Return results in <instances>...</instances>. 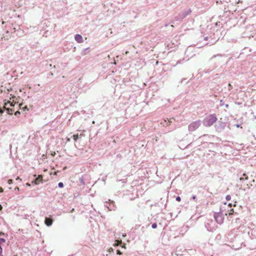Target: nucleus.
<instances>
[{"label": "nucleus", "instance_id": "b1692460", "mask_svg": "<svg viewBox=\"0 0 256 256\" xmlns=\"http://www.w3.org/2000/svg\"><path fill=\"white\" fill-rule=\"evenodd\" d=\"M192 200H196V196L195 195H194L192 197Z\"/></svg>", "mask_w": 256, "mask_h": 256}, {"label": "nucleus", "instance_id": "4468645a", "mask_svg": "<svg viewBox=\"0 0 256 256\" xmlns=\"http://www.w3.org/2000/svg\"><path fill=\"white\" fill-rule=\"evenodd\" d=\"M226 199L227 201H229L231 199V196L230 195H227L226 197Z\"/></svg>", "mask_w": 256, "mask_h": 256}, {"label": "nucleus", "instance_id": "aec40b11", "mask_svg": "<svg viewBox=\"0 0 256 256\" xmlns=\"http://www.w3.org/2000/svg\"><path fill=\"white\" fill-rule=\"evenodd\" d=\"M232 88V86L230 84H228V90H231Z\"/></svg>", "mask_w": 256, "mask_h": 256}, {"label": "nucleus", "instance_id": "c85d7f7f", "mask_svg": "<svg viewBox=\"0 0 256 256\" xmlns=\"http://www.w3.org/2000/svg\"><path fill=\"white\" fill-rule=\"evenodd\" d=\"M204 40H208V37L206 36V37L204 38Z\"/></svg>", "mask_w": 256, "mask_h": 256}, {"label": "nucleus", "instance_id": "412c9836", "mask_svg": "<svg viewBox=\"0 0 256 256\" xmlns=\"http://www.w3.org/2000/svg\"><path fill=\"white\" fill-rule=\"evenodd\" d=\"M243 176H245V180L248 179V176H246V174H243Z\"/></svg>", "mask_w": 256, "mask_h": 256}, {"label": "nucleus", "instance_id": "393cba45", "mask_svg": "<svg viewBox=\"0 0 256 256\" xmlns=\"http://www.w3.org/2000/svg\"><path fill=\"white\" fill-rule=\"evenodd\" d=\"M245 180V178H240V180Z\"/></svg>", "mask_w": 256, "mask_h": 256}, {"label": "nucleus", "instance_id": "39448f33", "mask_svg": "<svg viewBox=\"0 0 256 256\" xmlns=\"http://www.w3.org/2000/svg\"><path fill=\"white\" fill-rule=\"evenodd\" d=\"M226 123L225 122L218 121V124L216 125L215 127L216 131L221 132L226 127Z\"/></svg>", "mask_w": 256, "mask_h": 256}, {"label": "nucleus", "instance_id": "f3484780", "mask_svg": "<svg viewBox=\"0 0 256 256\" xmlns=\"http://www.w3.org/2000/svg\"><path fill=\"white\" fill-rule=\"evenodd\" d=\"M6 242V240L4 238H0V243L4 242Z\"/></svg>", "mask_w": 256, "mask_h": 256}, {"label": "nucleus", "instance_id": "e433bc0d", "mask_svg": "<svg viewBox=\"0 0 256 256\" xmlns=\"http://www.w3.org/2000/svg\"><path fill=\"white\" fill-rule=\"evenodd\" d=\"M184 80V78L182 79V80H181L180 82H181V83H182V82H183V80Z\"/></svg>", "mask_w": 256, "mask_h": 256}, {"label": "nucleus", "instance_id": "37998d69", "mask_svg": "<svg viewBox=\"0 0 256 256\" xmlns=\"http://www.w3.org/2000/svg\"><path fill=\"white\" fill-rule=\"evenodd\" d=\"M0 208H2V206H1V205H0Z\"/></svg>", "mask_w": 256, "mask_h": 256}, {"label": "nucleus", "instance_id": "9b49d317", "mask_svg": "<svg viewBox=\"0 0 256 256\" xmlns=\"http://www.w3.org/2000/svg\"><path fill=\"white\" fill-rule=\"evenodd\" d=\"M72 137L74 140L76 141L79 138V136L78 135V134H74L72 136Z\"/></svg>", "mask_w": 256, "mask_h": 256}, {"label": "nucleus", "instance_id": "dca6fc26", "mask_svg": "<svg viewBox=\"0 0 256 256\" xmlns=\"http://www.w3.org/2000/svg\"><path fill=\"white\" fill-rule=\"evenodd\" d=\"M176 200L178 202H180L181 200V198L180 196H178L176 197Z\"/></svg>", "mask_w": 256, "mask_h": 256}, {"label": "nucleus", "instance_id": "5701e85b", "mask_svg": "<svg viewBox=\"0 0 256 256\" xmlns=\"http://www.w3.org/2000/svg\"><path fill=\"white\" fill-rule=\"evenodd\" d=\"M8 183L9 184H12V180H8Z\"/></svg>", "mask_w": 256, "mask_h": 256}, {"label": "nucleus", "instance_id": "473e14b6", "mask_svg": "<svg viewBox=\"0 0 256 256\" xmlns=\"http://www.w3.org/2000/svg\"><path fill=\"white\" fill-rule=\"evenodd\" d=\"M118 244H121L122 243V241H118Z\"/></svg>", "mask_w": 256, "mask_h": 256}, {"label": "nucleus", "instance_id": "6e6552de", "mask_svg": "<svg viewBox=\"0 0 256 256\" xmlns=\"http://www.w3.org/2000/svg\"><path fill=\"white\" fill-rule=\"evenodd\" d=\"M75 40L78 43H81L83 42V38L81 35L79 34H76L74 36Z\"/></svg>", "mask_w": 256, "mask_h": 256}, {"label": "nucleus", "instance_id": "f03ea898", "mask_svg": "<svg viewBox=\"0 0 256 256\" xmlns=\"http://www.w3.org/2000/svg\"><path fill=\"white\" fill-rule=\"evenodd\" d=\"M224 211L222 210V208H220V212H214V217L216 221L219 224H222L224 222Z\"/></svg>", "mask_w": 256, "mask_h": 256}, {"label": "nucleus", "instance_id": "ea45409f", "mask_svg": "<svg viewBox=\"0 0 256 256\" xmlns=\"http://www.w3.org/2000/svg\"><path fill=\"white\" fill-rule=\"evenodd\" d=\"M10 106H14V105L12 104H10Z\"/></svg>", "mask_w": 256, "mask_h": 256}, {"label": "nucleus", "instance_id": "4be33fe9", "mask_svg": "<svg viewBox=\"0 0 256 256\" xmlns=\"http://www.w3.org/2000/svg\"><path fill=\"white\" fill-rule=\"evenodd\" d=\"M4 110L1 108H0V114H3Z\"/></svg>", "mask_w": 256, "mask_h": 256}, {"label": "nucleus", "instance_id": "c756f323", "mask_svg": "<svg viewBox=\"0 0 256 256\" xmlns=\"http://www.w3.org/2000/svg\"><path fill=\"white\" fill-rule=\"evenodd\" d=\"M236 128H239L240 126V124H236Z\"/></svg>", "mask_w": 256, "mask_h": 256}, {"label": "nucleus", "instance_id": "2eb2a0df", "mask_svg": "<svg viewBox=\"0 0 256 256\" xmlns=\"http://www.w3.org/2000/svg\"><path fill=\"white\" fill-rule=\"evenodd\" d=\"M80 180L83 185L85 184L84 178H80Z\"/></svg>", "mask_w": 256, "mask_h": 256}, {"label": "nucleus", "instance_id": "9d476101", "mask_svg": "<svg viewBox=\"0 0 256 256\" xmlns=\"http://www.w3.org/2000/svg\"><path fill=\"white\" fill-rule=\"evenodd\" d=\"M5 109L7 110L8 114H12V112L14 111L13 109L10 108H5Z\"/></svg>", "mask_w": 256, "mask_h": 256}, {"label": "nucleus", "instance_id": "72a5a7b5", "mask_svg": "<svg viewBox=\"0 0 256 256\" xmlns=\"http://www.w3.org/2000/svg\"><path fill=\"white\" fill-rule=\"evenodd\" d=\"M226 108H228V104H226Z\"/></svg>", "mask_w": 256, "mask_h": 256}, {"label": "nucleus", "instance_id": "7ed1b4c3", "mask_svg": "<svg viewBox=\"0 0 256 256\" xmlns=\"http://www.w3.org/2000/svg\"><path fill=\"white\" fill-rule=\"evenodd\" d=\"M201 124V121L198 120L191 122L188 126V130L190 132H192L197 130Z\"/></svg>", "mask_w": 256, "mask_h": 256}, {"label": "nucleus", "instance_id": "f257e3e1", "mask_svg": "<svg viewBox=\"0 0 256 256\" xmlns=\"http://www.w3.org/2000/svg\"><path fill=\"white\" fill-rule=\"evenodd\" d=\"M218 120L216 114H210L206 116L203 120V124L206 127H210L214 124Z\"/></svg>", "mask_w": 256, "mask_h": 256}, {"label": "nucleus", "instance_id": "58836bf2", "mask_svg": "<svg viewBox=\"0 0 256 256\" xmlns=\"http://www.w3.org/2000/svg\"><path fill=\"white\" fill-rule=\"evenodd\" d=\"M88 48H85V49L84 50H87Z\"/></svg>", "mask_w": 256, "mask_h": 256}, {"label": "nucleus", "instance_id": "a878e982", "mask_svg": "<svg viewBox=\"0 0 256 256\" xmlns=\"http://www.w3.org/2000/svg\"><path fill=\"white\" fill-rule=\"evenodd\" d=\"M2 248H0V256H1V254H2Z\"/></svg>", "mask_w": 256, "mask_h": 256}, {"label": "nucleus", "instance_id": "bb28decb", "mask_svg": "<svg viewBox=\"0 0 256 256\" xmlns=\"http://www.w3.org/2000/svg\"><path fill=\"white\" fill-rule=\"evenodd\" d=\"M3 192V189L2 188H0V192Z\"/></svg>", "mask_w": 256, "mask_h": 256}, {"label": "nucleus", "instance_id": "79ce46f5", "mask_svg": "<svg viewBox=\"0 0 256 256\" xmlns=\"http://www.w3.org/2000/svg\"><path fill=\"white\" fill-rule=\"evenodd\" d=\"M83 136V134H80V136Z\"/></svg>", "mask_w": 256, "mask_h": 256}, {"label": "nucleus", "instance_id": "c9c22d12", "mask_svg": "<svg viewBox=\"0 0 256 256\" xmlns=\"http://www.w3.org/2000/svg\"><path fill=\"white\" fill-rule=\"evenodd\" d=\"M216 56V55H214V56L211 58V59H212V58H215Z\"/></svg>", "mask_w": 256, "mask_h": 256}, {"label": "nucleus", "instance_id": "a211bd4d", "mask_svg": "<svg viewBox=\"0 0 256 256\" xmlns=\"http://www.w3.org/2000/svg\"><path fill=\"white\" fill-rule=\"evenodd\" d=\"M20 114V112L19 111H16L15 113H14V115L16 116H18L19 114Z\"/></svg>", "mask_w": 256, "mask_h": 256}, {"label": "nucleus", "instance_id": "0eeeda50", "mask_svg": "<svg viewBox=\"0 0 256 256\" xmlns=\"http://www.w3.org/2000/svg\"><path fill=\"white\" fill-rule=\"evenodd\" d=\"M54 220L51 218L46 217L44 224L48 226H50L52 224Z\"/></svg>", "mask_w": 256, "mask_h": 256}, {"label": "nucleus", "instance_id": "f704fd0d", "mask_svg": "<svg viewBox=\"0 0 256 256\" xmlns=\"http://www.w3.org/2000/svg\"><path fill=\"white\" fill-rule=\"evenodd\" d=\"M2 234H4L2 232H0V235H2Z\"/></svg>", "mask_w": 256, "mask_h": 256}, {"label": "nucleus", "instance_id": "7c9ffc66", "mask_svg": "<svg viewBox=\"0 0 256 256\" xmlns=\"http://www.w3.org/2000/svg\"><path fill=\"white\" fill-rule=\"evenodd\" d=\"M70 138H67V141L70 142Z\"/></svg>", "mask_w": 256, "mask_h": 256}, {"label": "nucleus", "instance_id": "6ab92c4d", "mask_svg": "<svg viewBox=\"0 0 256 256\" xmlns=\"http://www.w3.org/2000/svg\"><path fill=\"white\" fill-rule=\"evenodd\" d=\"M116 254H118L120 255V254H122V252L120 250H116Z\"/></svg>", "mask_w": 256, "mask_h": 256}, {"label": "nucleus", "instance_id": "f8f14e48", "mask_svg": "<svg viewBox=\"0 0 256 256\" xmlns=\"http://www.w3.org/2000/svg\"><path fill=\"white\" fill-rule=\"evenodd\" d=\"M58 186L60 188H62L64 187V184L62 182H60L58 184Z\"/></svg>", "mask_w": 256, "mask_h": 256}, {"label": "nucleus", "instance_id": "1a4fd4ad", "mask_svg": "<svg viewBox=\"0 0 256 256\" xmlns=\"http://www.w3.org/2000/svg\"><path fill=\"white\" fill-rule=\"evenodd\" d=\"M42 180V176H38L34 180L33 182L35 184H38Z\"/></svg>", "mask_w": 256, "mask_h": 256}, {"label": "nucleus", "instance_id": "ddd939ff", "mask_svg": "<svg viewBox=\"0 0 256 256\" xmlns=\"http://www.w3.org/2000/svg\"><path fill=\"white\" fill-rule=\"evenodd\" d=\"M152 228L154 229L157 228V224L156 222L153 223L152 225Z\"/></svg>", "mask_w": 256, "mask_h": 256}, {"label": "nucleus", "instance_id": "2f4dec72", "mask_svg": "<svg viewBox=\"0 0 256 256\" xmlns=\"http://www.w3.org/2000/svg\"><path fill=\"white\" fill-rule=\"evenodd\" d=\"M232 206V204H228V206H229V207H230H230Z\"/></svg>", "mask_w": 256, "mask_h": 256}, {"label": "nucleus", "instance_id": "423d86ee", "mask_svg": "<svg viewBox=\"0 0 256 256\" xmlns=\"http://www.w3.org/2000/svg\"><path fill=\"white\" fill-rule=\"evenodd\" d=\"M108 202H106V204H105V206H106L109 210H115L116 207L114 205V202L110 200H108Z\"/></svg>", "mask_w": 256, "mask_h": 256}, {"label": "nucleus", "instance_id": "4c0bfd02", "mask_svg": "<svg viewBox=\"0 0 256 256\" xmlns=\"http://www.w3.org/2000/svg\"><path fill=\"white\" fill-rule=\"evenodd\" d=\"M0 248H2L1 246V243H0Z\"/></svg>", "mask_w": 256, "mask_h": 256}, {"label": "nucleus", "instance_id": "a19ab883", "mask_svg": "<svg viewBox=\"0 0 256 256\" xmlns=\"http://www.w3.org/2000/svg\"><path fill=\"white\" fill-rule=\"evenodd\" d=\"M50 76H53V74H52V73H51V74H50Z\"/></svg>", "mask_w": 256, "mask_h": 256}, {"label": "nucleus", "instance_id": "cd10ccee", "mask_svg": "<svg viewBox=\"0 0 256 256\" xmlns=\"http://www.w3.org/2000/svg\"><path fill=\"white\" fill-rule=\"evenodd\" d=\"M23 108H24V110H28V108H27V106H24Z\"/></svg>", "mask_w": 256, "mask_h": 256}, {"label": "nucleus", "instance_id": "20e7f679", "mask_svg": "<svg viewBox=\"0 0 256 256\" xmlns=\"http://www.w3.org/2000/svg\"><path fill=\"white\" fill-rule=\"evenodd\" d=\"M192 12L191 10L188 9V10H183L182 12L179 14L176 18L175 20H176L178 21H181L184 18H186L187 16L190 14Z\"/></svg>", "mask_w": 256, "mask_h": 256}]
</instances>
